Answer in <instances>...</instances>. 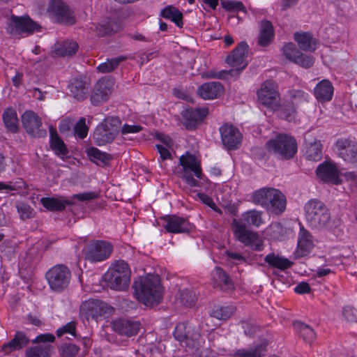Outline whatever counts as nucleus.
Instances as JSON below:
<instances>
[{"mask_svg": "<svg viewBox=\"0 0 357 357\" xmlns=\"http://www.w3.org/2000/svg\"><path fill=\"white\" fill-rule=\"evenodd\" d=\"M135 292L139 302L146 306L159 304L162 299V287L158 275H148L134 284Z\"/></svg>", "mask_w": 357, "mask_h": 357, "instance_id": "f257e3e1", "label": "nucleus"}, {"mask_svg": "<svg viewBox=\"0 0 357 357\" xmlns=\"http://www.w3.org/2000/svg\"><path fill=\"white\" fill-rule=\"evenodd\" d=\"M251 200L254 204L277 215L283 213L287 205L284 195L278 189L268 187L253 192Z\"/></svg>", "mask_w": 357, "mask_h": 357, "instance_id": "f03ea898", "label": "nucleus"}, {"mask_svg": "<svg viewBox=\"0 0 357 357\" xmlns=\"http://www.w3.org/2000/svg\"><path fill=\"white\" fill-rule=\"evenodd\" d=\"M304 211L306 222L311 228L319 230L331 227L330 211L320 200H309L305 204Z\"/></svg>", "mask_w": 357, "mask_h": 357, "instance_id": "7ed1b4c3", "label": "nucleus"}, {"mask_svg": "<svg viewBox=\"0 0 357 357\" xmlns=\"http://www.w3.org/2000/svg\"><path fill=\"white\" fill-rule=\"evenodd\" d=\"M267 150L282 160H289L297 153L296 140L291 136L280 134L266 143Z\"/></svg>", "mask_w": 357, "mask_h": 357, "instance_id": "20e7f679", "label": "nucleus"}, {"mask_svg": "<svg viewBox=\"0 0 357 357\" xmlns=\"http://www.w3.org/2000/svg\"><path fill=\"white\" fill-rule=\"evenodd\" d=\"M131 271L128 264L123 261H117L105 274L108 286L114 290H126L130 284Z\"/></svg>", "mask_w": 357, "mask_h": 357, "instance_id": "39448f33", "label": "nucleus"}, {"mask_svg": "<svg viewBox=\"0 0 357 357\" xmlns=\"http://www.w3.org/2000/svg\"><path fill=\"white\" fill-rule=\"evenodd\" d=\"M179 163L182 168L178 172L179 177L182 178L189 186H199V182L194 178H202V171L200 161L195 155L186 153L180 157Z\"/></svg>", "mask_w": 357, "mask_h": 357, "instance_id": "423d86ee", "label": "nucleus"}, {"mask_svg": "<svg viewBox=\"0 0 357 357\" xmlns=\"http://www.w3.org/2000/svg\"><path fill=\"white\" fill-rule=\"evenodd\" d=\"M121 121L119 117L105 119L97 126L93 133V139L98 146L112 142L120 132Z\"/></svg>", "mask_w": 357, "mask_h": 357, "instance_id": "0eeeda50", "label": "nucleus"}, {"mask_svg": "<svg viewBox=\"0 0 357 357\" xmlns=\"http://www.w3.org/2000/svg\"><path fill=\"white\" fill-rule=\"evenodd\" d=\"M259 104L272 110H278L280 107V96L278 84L271 81H265L257 91Z\"/></svg>", "mask_w": 357, "mask_h": 357, "instance_id": "6e6552de", "label": "nucleus"}, {"mask_svg": "<svg viewBox=\"0 0 357 357\" xmlns=\"http://www.w3.org/2000/svg\"><path fill=\"white\" fill-rule=\"evenodd\" d=\"M231 227L234 236L241 243L256 251L263 250V241L257 232L249 229L244 223L236 219L232 220Z\"/></svg>", "mask_w": 357, "mask_h": 357, "instance_id": "1a4fd4ad", "label": "nucleus"}, {"mask_svg": "<svg viewBox=\"0 0 357 357\" xmlns=\"http://www.w3.org/2000/svg\"><path fill=\"white\" fill-rule=\"evenodd\" d=\"M71 278L69 268L63 264H57L46 273V278L50 288L56 291H61L68 287Z\"/></svg>", "mask_w": 357, "mask_h": 357, "instance_id": "9d476101", "label": "nucleus"}, {"mask_svg": "<svg viewBox=\"0 0 357 357\" xmlns=\"http://www.w3.org/2000/svg\"><path fill=\"white\" fill-rule=\"evenodd\" d=\"M54 340L55 337L50 333L38 335L32 341L38 344L26 349V357H50L53 350V346L50 343Z\"/></svg>", "mask_w": 357, "mask_h": 357, "instance_id": "9b49d317", "label": "nucleus"}, {"mask_svg": "<svg viewBox=\"0 0 357 357\" xmlns=\"http://www.w3.org/2000/svg\"><path fill=\"white\" fill-rule=\"evenodd\" d=\"M39 25L30 17H17L12 15L6 26L8 33L18 37L21 33H32L38 31Z\"/></svg>", "mask_w": 357, "mask_h": 357, "instance_id": "f8f14e48", "label": "nucleus"}, {"mask_svg": "<svg viewBox=\"0 0 357 357\" xmlns=\"http://www.w3.org/2000/svg\"><path fill=\"white\" fill-rule=\"evenodd\" d=\"M47 12L59 23L71 25L75 22L73 13L61 0H50Z\"/></svg>", "mask_w": 357, "mask_h": 357, "instance_id": "ddd939ff", "label": "nucleus"}, {"mask_svg": "<svg viewBox=\"0 0 357 357\" xmlns=\"http://www.w3.org/2000/svg\"><path fill=\"white\" fill-rule=\"evenodd\" d=\"M112 252V245L106 241H96L87 245L85 249V258L91 262L107 259Z\"/></svg>", "mask_w": 357, "mask_h": 357, "instance_id": "4468645a", "label": "nucleus"}, {"mask_svg": "<svg viewBox=\"0 0 357 357\" xmlns=\"http://www.w3.org/2000/svg\"><path fill=\"white\" fill-rule=\"evenodd\" d=\"M110 307L104 302L98 299H89L82 303L79 308L80 316L82 319H97L98 317L107 313Z\"/></svg>", "mask_w": 357, "mask_h": 357, "instance_id": "2eb2a0df", "label": "nucleus"}, {"mask_svg": "<svg viewBox=\"0 0 357 357\" xmlns=\"http://www.w3.org/2000/svg\"><path fill=\"white\" fill-rule=\"evenodd\" d=\"M248 45L245 42H241L233 52L227 57L226 62L235 68L230 70L228 73L231 75H238L248 63L245 61Z\"/></svg>", "mask_w": 357, "mask_h": 357, "instance_id": "dca6fc26", "label": "nucleus"}, {"mask_svg": "<svg viewBox=\"0 0 357 357\" xmlns=\"http://www.w3.org/2000/svg\"><path fill=\"white\" fill-rule=\"evenodd\" d=\"M336 153L345 162L357 163V143L350 138H340L335 143Z\"/></svg>", "mask_w": 357, "mask_h": 357, "instance_id": "f3484780", "label": "nucleus"}, {"mask_svg": "<svg viewBox=\"0 0 357 357\" xmlns=\"http://www.w3.org/2000/svg\"><path fill=\"white\" fill-rule=\"evenodd\" d=\"M22 126L26 132L33 137H42L46 135L45 130H40V118L33 111H26L22 116Z\"/></svg>", "mask_w": 357, "mask_h": 357, "instance_id": "a211bd4d", "label": "nucleus"}, {"mask_svg": "<svg viewBox=\"0 0 357 357\" xmlns=\"http://www.w3.org/2000/svg\"><path fill=\"white\" fill-rule=\"evenodd\" d=\"M221 139L224 146L229 150L238 148L242 135L238 128L229 124H225L220 128Z\"/></svg>", "mask_w": 357, "mask_h": 357, "instance_id": "6ab92c4d", "label": "nucleus"}, {"mask_svg": "<svg viewBox=\"0 0 357 357\" xmlns=\"http://www.w3.org/2000/svg\"><path fill=\"white\" fill-rule=\"evenodd\" d=\"M162 226L169 233H188L191 229V225L184 218L176 215H166L162 218Z\"/></svg>", "mask_w": 357, "mask_h": 357, "instance_id": "aec40b11", "label": "nucleus"}, {"mask_svg": "<svg viewBox=\"0 0 357 357\" xmlns=\"http://www.w3.org/2000/svg\"><path fill=\"white\" fill-rule=\"evenodd\" d=\"M208 109L206 107L188 109L182 113L183 124L188 130H194L208 115Z\"/></svg>", "mask_w": 357, "mask_h": 357, "instance_id": "412c9836", "label": "nucleus"}, {"mask_svg": "<svg viewBox=\"0 0 357 357\" xmlns=\"http://www.w3.org/2000/svg\"><path fill=\"white\" fill-rule=\"evenodd\" d=\"M316 173L317 176L326 183L338 184L340 183V172L335 163L324 162L320 164Z\"/></svg>", "mask_w": 357, "mask_h": 357, "instance_id": "4be33fe9", "label": "nucleus"}, {"mask_svg": "<svg viewBox=\"0 0 357 357\" xmlns=\"http://www.w3.org/2000/svg\"><path fill=\"white\" fill-rule=\"evenodd\" d=\"M113 330L127 337L136 335L140 328V323L127 319H118L112 321Z\"/></svg>", "mask_w": 357, "mask_h": 357, "instance_id": "5701e85b", "label": "nucleus"}, {"mask_svg": "<svg viewBox=\"0 0 357 357\" xmlns=\"http://www.w3.org/2000/svg\"><path fill=\"white\" fill-rule=\"evenodd\" d=\"M314 247L313 237L303 226L300 229L298 238V246L294 252L296 258L307 255Z\"/></svg>", "mask_w": 357, "mask_h": 357, "instance_id": "b1692460", "label": "nucleus"}, {"mask_svg": "<svg viewBox=\"0 0 357 357\" xmlns=\"http://www.w3.org/2000/svg\"><path fill=\"white\" fill-rule=\"evenodd\" d=\"M29 343V339L26 334L22 331H17L10 341L1 346V351L5 355H8L13 351L20 350L27 346Z\"/></svg>", "mask_w": 357, "mask_h": 357, "instance_id": "393cba45", "label": "nucleus"}, {"mask_svg": "<svg viewBox=\"0 0 357 357\" xmlns=\"http://www.w3.org/2000/svg\"><path fill=\"white\" fill-rule=\"evenodd\" d=\"M223 92V86L219 82H211L202 84L197 89L199 96L204 100L218 98Z\"/></svg>", "mask_w": 357, "mask_h": 357, "instance_id": "a878e982", "label": "nucleus"}, {"mask_svg": "<svg viewBox=\"0 0 357 357\" xmlns=\"http://www.w3.org/2000/svg\"><path fill=\"white\" fill-rule=\"evenodd\" d=\"M111 84L104 79L98 81L91 96V102L93 105H98L105 102L110 94Z\"/></svg>", "mask_w": 357, "mask_h": 357, "instance_id": "bb28decb", "label": "nucleus"}, {"mask_svg": "<svg viewBox=\"0 0 357 357\" xmlns=\"http://www.w3.org/2000/svg\"><path fill=\"white\" fill-rule=\"evenodd\" d=\"M71 95L77 100L86 98L90 91V84L86 79L75 78L69 85Z\"/></svg>", "mask_w": 357, "mask_h": 357, "instance_id": "cd10ccee", "label": "nucleus"}, {"mask_svg": "<svg viewBox=\"0 0 357 357\" xmlns=\"http://www.w3.org/2000/svg\"><path fill=\"white\" fill-rule=\"evenodd\" d=\"M333 86L328 79L319 82L314 89V95L319 102L330 101L333 95Z\"/></svg>", "mask_w": 357, "mask_h": 357, "instance_id": "c85d7f7f", "label": "nucleus"}, {"mask_svg": "<svg viewBox=\"0 0 357 357\" xmlns=\"http://www.w3.org/2000/svg\"><path fill=\"white\" fill-rule=\"evenodd\" d=\"M294 38L300 48L305 52H314L317 49V40L309 32H296Z\"/></svg>", "mask_w": 357, "mask_h": 357, "instance_id": "c756f323", "label": "nucleus"}, {"mask_svg": "<svg viewBox=\"0 0 357 357\" xmlns=\"http://www.w3.org/2000/svg\"><path fill=\"white\" fill-rule=\"evenodd\" d=\"M274 37V30L272 23L268 20L261 22L258 36V44L261 47L269 45Z\"/></svg>", "mask_w": 357, "mask_h": 357, "instance_id": "7c9ffc66", "label": "nucleus"}, {"mask_svg": "<svg viewBox=\"0 0 357 357\" xmlns=\"http://www.w3.org/2000/svg\"><path fill=\"white\" fill-rule=\"evenodd\" d=\"M50 147L56 155L63 159L67 156L68 150L63 141L59 137L56 130L52 127H50Z\"/></svg>", "mask_w": 357, "mask_h": 357, "instance_id": "2f4dec72", "label": "nucleus"}, {"mask_svg": "<svg viewBox=\"0 0 357 357\" xmlns=\"http://www.w3.org/2000/svg\"><path fill=\"white\" fill-rule=\"evenodd\" d=\"M40 203L49 211H61L67 205H73V202L64 197H43Z\"/></svg>", "mask_w": 357, "mask_h": 357, "instance_id": "473e14b6", "label": "nucleus"}, {"mask_svg": "<svg viewBox=\"0 0 357 357\" xmlns=\"http://www.w3.org/2000/svg\"><path fill=\"white\" fill-rule=\"evenodd\" d=\"M212 276L214 284L224 291L233 289V282L229 275L222 268L216 266L212 273Z\"/></svg>", "mask_w": 357, "mask_h": 357, "instance_id": "72a5a7b5", "label": "nucleus"}, {"mask_svg": "<svg viewBox=\"0 0 357 357\" xmlns=\"http://www.w3.org/2000/svg\"><path fill=\"white\" fill-rule=\"evenodd\" d=\"M264 260L271 268H278L280 271L288 269L293 265V262L289 259L274 252L267 255Z\"/></svg>", "mask_w": 357, "mask_h": 357, "instance_id": "f704fd0d", "label": "nucleus"}, {"mask_svg": "<svg viewBox=\"0 0 357 357\" xmlns=\"http://www.w3.org/2000/svg\"><path fill=\"white\" fill-rule=\"evenodd\" d=\"M266 343H260L250 349H241L230 354L231 357H264L266 351Z\"/></svg>", "mask_w": 357, "mask_h": 357, "instance_id": "c9c22d12", "label": "nucleus"}, {"mask_svg": "<svg viewBox=\"0 0 357 357\" xmlns=\"http://www.w3.org/2000/svg\"><path fill=\"white\" fill-rule=\"evenodd\" d=\"M322 144L320 141L305 142L304 155L308 160L319 161L322 158Z\"/></svg>", "mask_w": 357, "mask_h": 357, "instance_id": "e433bc0d", "label": "nucleus"}, {"mask_svg": "<svg viewBox=\"0 0 357 357\" xmlns=\"http://www.w3.org/2000/svg\"><path fill=\"white\" fill-rule=\"evenodd\" d=\"M263 212L257 210H250L241 214L238 220L245 224V226L260 227L263 223Z\"/></svg>", "mask_w": 357, "mask_h": 357, "instance_id": "4c0bfd02", "label": "nucleus"}, {"mask_svg": "<svg viewBox=\"0 0 357 357\" xmlns=\"http://www.w3.org/2000/svg\"><path fill=\"white\" fill-rule=\"evenodd\" d=\"M78 44L73 40H65L55 45L54 52L60 56H71L77 52Z\"/></svg>", "mask_w": 357, "mask_h": 357, "instance_id": "58836bf2", "label": "nucleus"}, {"mask_svg": "<svg viewBox=\"0 0 357 357\" xmlns=\"http://www.w3.org/2000/svg\"><path fill=\"white\" fill-rule=\"evenodd\" d=\"M86 153L91 160L99 166H105L109 165L112 160L110 154L100 151L96 147H90L86 150Z\"/></svg>", "mask_w": 357, "mask_h": 357, "instance_id": "ea45409f", "label": "nucleus"}, {"mask_svg": "<svg viewBox=\"0 0 357 357\" xmlns=\"http://www.w3.org/2000/svg\"><path fill=\"white\" fill-rule=\"evenodd\" d=\"M160 15L164 18L172 20L178 27L181 28L183 25L182 13L174 6H167L161 11Z\"/></svg>", "mask_w": 357, "mask_h": 357, "instance_id": "a19ab883", "label": "nucleus"}, {"mask_svg": "<svg viewBox=\"0 0 357 357\" xmlns=\"http://www.w3.org/2000/svg\"><path fill=\"white\" fill-rule=\"evenodd\" d=\"M5 126L12 132H17L19 129V122L15 110L7 109L3 114Z\"/></svg>", "mask_w": 357, "mask_h": 357, "instance_id": "79ce46f5", "label": "nucleus"}, {"mask_svg": "<svg viewBox=\"0 0 357 357\" xmlns=\"http://www.w3.org/2000/svg\"><path fill=\"white\" fill-rule=\"evenodd\" d=\"M236 307L233 305L216 306L211 312V316L219 320H227L234 313Z\"/></svg>", "mask_w": 357, "mask_h": 357, "instance_id": "37998d69", "label": "nucleus"}, {"mask_svg": "<svg viewBox=\"0 0 357 357\" xmlns=\"http://www.w3.org/2000/svg\"><path fill=\"white\" fill-rule=\"evenodd\" d=\"M294 326L305 342H311L314 340L316 334L310 326L301 321H295Z\"/></svg>", "mask_w": 357, "mask_h": 357, "instance_id": "c03bdc74", "label": "nucleus"}, {"mask_svg": "<svg viewBox=\"0 0 357 357\" xmlns=\"http://www.w3.org/2000/svg\"><path fill=\"white\" fill-rule=\"evenodd\" d=\"M125 60L126 57L123 56L107 59L105 62L100 63L97 69L100 73H108L116 69L119 63Z\"/></svg>", "mask_w": 357, "mask_h": 357, "instance_id": "a18cd8bd", "label": "nucleus"}, {"mask_svg": "<svg viewBox=\"0 0 357 357\" xmlns=\"http://www.w3.org/2000/svg\"><path fill=\"white\" fill-rule=\"evenodd\" d=\"M95 29L98 36H104L112 32H116L119 29V26L114 22L106 21L96 26Z\"/></svg>", "mask_w": 357, "mask_h": 357, "instance_id": "49530a36", "label": "nucleus"}, {"mask_svg": "<svg viewBox=\"0 0 357 357\" xmlns=\"http://www.w3.org/2000/svg\"><path fill=\"white\" fill-rule=\"evenodd\" d=\"M190 332V324L186 323H179L176 325L174 335L175 338L181 343H186L187 335Z\"/></svg>", "mask_w": 357, "mask_h": 357, "instance_id": "de8ad7c7", "label": "nucleus"}, {"mask_svg": "<svg viewBox=\"0 0 357 357\" xmlns=\"http://www.w3.org/2000/svg\"><path fill=\"white\" fill-rule=\"evenodd\" d=\"M190 332L187 335L185 345L190 347H195L199 343L201 337L200 328L190 324Z\"/></svg>", "mask_w": 357, "mask_h": 357, "instance_id": "09e8293b", "label": "nucleus"}, {"mask_svg": "<svg viewBox=\"0 0 357 357\" xmlns=\"http://www.w3.org/2000/svg\"><path fill=\"white\" fill-rule=\"evenodd\" d=\"M16 208L20 218L23 220L32 218L34 215V210L28 204L23 202L17 203Z\"/></svg>", "mask_w": 357, "mask_h": 357, "instance_id": "8fccbe9b", "label": "nucleus"}, {"mask_svg": "<svg viewBox=\"0 0 357 357\" xmlns=\"http://www.w3.org/2000/svg\"><path fill=\"white\" fill-rule=\"evenodd\" d=\"M283 54L289 61L294 63L296 58L298 57L300 50L296 48L292 43H287L282 48Z\"/></svg>", "mask_w": 357, "mask_h": 357, "instance_id": "3c124183", "label": "nucleus"}, {"mask_svg": "<svg viewBox=\"0 0 357 357\" xmlns=\"http://www.w3.org/2000/svg\"><path fill=\"white\" fill-rule=\"evenodd\" d=\"M181 302L187 307H191L196 301L195 294L189 289H183L180 294Z\"/></svg>", "mask_w": 357, "mask_h": 357, "instance_id": "603ef678", "label": "nucleus"}, {"mask_svg": "<svg viewBox=\"0 0 357 357\" xmlns=\"http://www.w3.org/2000/svg\"><path fill=\"white\" fill-rule=\"evenodd\" d=\"M79 351V347L73 344H65L61 348V357H75Z\"/></svg>", "mask_w": 357, "mask_h": 357, "instance_id": "864d4df0", "label": "nucleus"}, {"mask_svg": "<svg viewBox=\"0 0 357 357\" xmlns=\"http://www.w3.org/2000/svg\"><path fill=\"white\" fill-rule=\"evenodd\" d=\"M75 135L80 139H84L88 134L89 128L86 125L85 118L82 117L74 127Z\"/></svg>", "mask_w": 357, "mask_h": 357, "instance_id": "5fc2aeb1", "label": "nucleus"}, {"mask_svg": "<svg viewBox=\"0 0 357 357\" xmlns=\"http://www.w3.org/2000/svg\"><path fill=\"white\" fill-rule=\"evenodd\" d=\"M314 61V59L313 56L304 54L300 52L299 56L298 58H296L294 63L303 68H307L312 66Z\"/></svg>", "mask_w": 357, "mask_h": 357, "instance_id": "6e6d98bb", "label": "nucleus"}, {"mask_svg": "<svg viewBox=\"0 0 357 357\" xmlns=\"http://www.w3.org/2000/svg\"><path fill=\"white\" fill-rule=\"evenodd\" d=\"M222 6L228 11H238L244 8L243 3L240 1L232 0H224L221 1Z\"/></svg>", "mask_w": 357, "mask_h": 357, "instance_id": "4d7b16f0", "label": "nucleus"}, {"mask_svg": "<svg viewBox=\"0 0 357 357\" xmlns=\"http://www.w3.org/2000/svg\"><path fill=\"white\" fill-rule=\"evenodd\" d=\"M75 329H76V323L75 321H70L68 324H66L63 327L57 329L56 331V335L58 337L62 336L65 333H69L74 337L76 336L75 334Z\"/></svg>", "mask_w": 357, "mask_h": 357, "instance_id": "13d9d810", "label": "nucleus"}, {"mask_svg": "<svg viewBox=\"0 0 357 357\" xmlns=\"http://www.w3.org/2000/svg\"><path fill=\"white\" fill-rule=\"evenodd\" d=\"M290 96L293 103H299L307 101L308 95L302 90H292L290 91Z\"/></svg>", "mask_w": 357, "mask_h": 357, "instance_id": "bf43d9fd", "label": "nucleus"}, {"mask_svg": "<svg viewBox=\"0 0 357 357\" xmlns=\"http://www.w3.org/2000/svg\"><path fill=\"white\" fill-rule=\"evenodd\" d=\"M24 182L21 179L19 181L10 182L8 184L0 182V190H17L19 189L24 188Z\"/></svg>", "mask_w": 357, "mask_h": 357, "instance_id": "052dcab7", "label": "nucleus"}, {"mask_svg": "<svg viewBox=\"0 0 357 357\" xmlns=\"http://www.w3.org/2000/svg\"><path fill=\"white\" fill-rule=\"evenodd\" d=\"M98 194L95 192H86L83 193L75 194L73 197L79 201H90L98 198Z\"/></svg>", "mask_w": 357, "mask_h": 357, "instance_id": "680f3d73", "label": "nucleus"}, {"mask_svg": "<svg viewBox=\"0 0 357 357\" xmlns=\"http://www.w3.org/2000/svg\"><path fill=\"white\" fill-rule=\"evenodd\" d=\"M142 128L138 125H128L125 124L120 130L121 131L123 135H126L129 133H137L142 130Z\"/></svg>", "mask_w": 357, "mask_h": 357, "instance_id": "e2e57ef3", "label": "nucleus"}, {"mask_svg": "<svg viewBox=\"0 0 357 357\" xmlns=\"http://www.w3.org/2000/svg\"><path fill=\"white\" fill-rule=\"evenodd\" d=\"M192 192L195 194V197H197L204 204H206L209 207L215 206V202L207 195L195 191H193Z\"/></svg>", "mask_w": 357, "mask_h": 357, "instance_id": "0e129e2a", "label": "nucleus"}, {"mask_svg": "<svg viewBox=\"0 0 357 357\" xmlns=\"http://www.w3.org/2000/svg\"><path fill=\"white\" fill-rule=\"evenodd\" d=\"M158 152L160 153V157L162 160H165L171 158V153L169 151L170 148L166 147L164 145H155Z\"/></svg>", "mask_w": 357, "mask_h": 357, "instance_id": "69168bd1", "label": "nucleus"}, {"mask_svg": "<svg viewBox=\"0 0 357 357\" xmlns=\"http://www.w3.org/2000/svg\"><path fill=\"white\" fill-rule=\"evenodd\" d=\"M343 316L345 319L348 321H354L356 320V315L354 313V310L350 307H346L343 309L342 311Z\"/></svg>", "mask_w": 357, "mask_h": 357, "instance_id": "338daca9", "label": "nucleus"}, {"mask_svg": "<svg viewBox=\"0 0 357 357\" xmlns=\"http://www.w3.org/2000/svg\"><path fill=\"white\" fill-rule=\"evenodd\" d=\"M310 285L305 282L299 283L294 289L295 292L299 294L309 293L310 291Z\"/></svg>", "mask_w": 357, "mask_h": 357, "instance_id": "774afa93", "label": "nucleus"}]
</instances>
